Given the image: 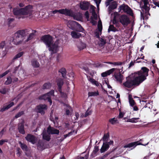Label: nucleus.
Returning a JSON list of instances; mask_svg holds the SVG:
<instances>
[{"instance_id":"61","label":"nucleus","mask_w":159,"mask_h":159,"mask_svg":"<svg viewBox=\"0 0 159 159\" xmlns=\"http://www.w3.org/2000/svg\"><path fill=\"white\" fill-rule=\"evenodd\" d=\"M6 131L5 128H4L0 132V138H1L4 133V132Z\"/></svg>"},{"instance_id":"52","label":"nucleus","mask_w":159,"mask_h":159,"mask_svg":"<svg viewBox=\"0 0 159 159\" xmlns=\"http://www.w3.org/2000/svg\"><path fill=\"white\" fill-rule=\"evenodd\" d=\"M90 19V22L93 25H96L97 24V21L95 20H95L94 18H93L92 16H91Z\"/></svg>"},{"instance_id":"38","label":"nucleus","mask_w":159,"mask_h":159,"mask_svg":"<svg viewBox=\"0 0 159 159\" xmlns=\"http://www.w3.org/2000/svg\"><path fill=\"white\" fill-rule=\"evenodd\" d=\"M52 86V84L49 82H47L44 84L43 86V89H50Z\"/></svg>"},{"instance_id":"37","label":"nucleus","mask_w":159,"mask_h":159,"mask_svg":"<svg viewBox=\"0 0 159 159\" xmlns=\"http://www.w3.org/2000/svg\"><path fill=\"white\" fill-rule=\"evenodd\" d=\"M18 66H20L19 69L16 71V73L17 72H18V73L19 74V76H20L23 75L24 74L25 71L22 68H21L19 65Z\"/></svg>"},{"instance_id":"5","label":"nucleus","mask_w":159,"mask_h":159,"mask_svg":"<svg viewBox=\"0 0 159 159\" xmlns=\"http://www.w3.org/2000/svg\"><path fill=\"white\" fill-rule=\"evenodd\" d=\"M31 30V29L30 28L19 30L15 33L14 37L24 40L25 37L28 35Z\"/></svg>"},{"instance_id":"56","label":"nucleus","mask_w":159,"mask_h":159,"mask_svg":"<svg viewBox=\"0 0 159 159\" xmlns=\"http://www.w3.org/2000/svg\"><path fill=\"white\" fill-rule=\"evenodd\" d=\"M92 16L93 18L95 20L97 19V16L96 12H93L92 13Z\"/></svg>"},{"instance_id":"19","label":"nucleus","mask_w":159,"mask_h":159,"mask_svg":"<svg viewBox=\"0 0 159 159\" xmlns=\"http://www.w3.org/2000/svg\"><path fill=\"white\" fill-rule=\"evenodd\" d=\"M77 23V22L75 21L69 20L67 23V25L70 29L74 30L75 29Z\"/></svg>"},{"instance_id":"21","label":"nucleus","mask_w":159,"mask_h":159,"mask_svg":"<svg viewBox=\"0 0 159 159\" xmlns=\"http://www.w3.org/2000/svg\"><path fill=\"white\" fill-rule=\"evenodd\" d=\"M76 45L78 48L80 50H82L86 47V44L80 41L76 42Z\"/></svg>"},{"instance_id":"17","label":"nucleus","mask_w":159,"mask_h":159,"mask_svg":"<svg viewBox=\"0 0 159 159\" xmlns=\"http://www.w3.org/2000/svg\"><path fill=\"white\" fill-rule=\"evenodd\" d=\"M47 132L49 134H58L59 133L58 130L50 126H49L48 128Z\"/></svg>"},{"instance_id":"13","label":"nucleus","mask_w":159,"mask_h":159,"mask_svg":"<svg viewBox=\"0 0 159 159\" xmlns=\"http://www.w3.org/2000/svg\"><path fill=\"white\" fill-rule=\"evenodd\" d=\"M113 141H111L110 142H105L103 143V145L100 149L101 153H103L106 151L109 148V144H113Z\"/></svg>"},{"instance_id":"23","label":"nucleus","mask_w":159,"mask_h":159,"mask_svg":"<svg viewBox=\"0 0 159 159\" xmlns=\"http://www.w3.org/2000/svg\"><path fill=\"white\" fill-rule=\"evenodd\" d=\"M43 135V139L47 141H49L50 139V134H49L48 133V134L46 130L44 129L43 131V133L42 134Z\"/></svg>"},{"instance_id":"12","label":"nucleus","mask_w":159,"mask_h":159,"mask_svg":"<svg viewBox=\"0 0 159 159\" xmlns=\"http://www.w3.org/2000/svg\"><path fill=\"white\" fill-rule=\"evenodd\" d=\"M36 108L37 112L43 115L45 113L44 110L47 109V106L45 104H41L37 106Z\"/></svg>"},{"instance_id":"22","label":"nucleus","mask_w":159,"mask_h":159,"mask_svg":"<svg viewBox=\"0 0 159 159\" xmlns=\"http://www.w3.org/2000/svg\"><path fill=\"white\" fill-rule=\"evenodd\" d=\"M18 129L20 133L23 134H25V132L23 123H20L18 124Z\"/></svg>"},{"instance_id":"44","label":"nucleus","mask_w":159,"mask_h":159,"mask_svg":"<svg viewBox=\"0 0 159 159\" xmlns=\"http://www.w3.org/2000/svg\"><path fill=\"white\" fill-rule=\"evenodd\" d=\"M12 82V80L11 77L9 76L7 77V80L5 82V84H6L8 85L11 84Z\"/></svg>"},{"instance_id":"48","label":"nucleus","mask_w":159,"mask_h":159,"mask_svg":"<svg viewBox=\"0 0 159 159\" xmlns=\"http://www.w3.org/2000/svg\"><path fill=\"white\" fill-rule=\"evenodd\" d=\"M24 114V112L23 111H21L20 112L18 113L16 115L15 118H17L20 117L21 116L23 115Z\"/></svg>"},{"instance_id":"2","label":"nucleus","mask_w":159,"mask_h":159,"mask_svg":"<svg viewBox=\"0 0 159 159\" xmlns=\"http://www.w3.org/2000/svg\"><path fill=\"white\" fill-rule=\"evenodd\" d=\"M41 39L48 48V50L51 54L56 53L58 50L59 44L60 43L59 40H57L53 43L52 37L49 35L43 36Z\"/></svg>"},{"instance_id":"6","label":"nucleus","mask_w":159,"mask_h":159,"mask_svg":"<svg viewBox=\"0 0 159 159\" xmlns=\"http://www.w3.org/2000/svg\"><path fill=\"white\" fill-rule=\"evenodd\" d=\"M118 10L119 12L125 13L131 16H133L132 10L127 5L125 4L121 5L119 7Z\"/></svg>"},{"instance_id":"36","label":"nucleus","mask_w":159,"mask_h":159,"mask_svg":"<svg viewBox=\"0 0 159 159\" xmlns=\"http://www.w3.org/2000/svg\"><path fill=\"white\" fill-rule=\"evenodd\" d=\"M139 119V118H133L131 119H129L127 120V121L131 123H136L138 122V120Z\"/></svg>"},{"instance_id":"28","label":"nucleus","mask_w":159,"mask_h":159,"mask_svg":"<svg viewBox=\"0 0 159 159\" xmlns=\"http://www.w3.org/2000/svg\"><path fill=\"white\" fill-rule=\"evenodd\" d=\"M58 72L61 74L63 77L65 78L66 74V71L65 68L63 67L60 69L58 70Z\"/></svg>"},{"instance_id":"59","label":"nucleus","mask_w":159,"mask_h":159,"mask_svg":"<svg viewBox=\"0 0 159 159\" xmlns=\"http://www.w3.org/2000/svg\"><path fill=\"white\" fill-rule=\"evenodd\" d=\"M131 107L133 109V111H137L139 110L138 107L136 106V104Z\"/></svg>"},{"instance_id":"4","label":"nucleus","mask_w":159,"mask_h":159,"mask_svg":"<svg viewBox=\"0 0 159 159\" xmlns=\"http://www.w3.org/2000/svg\"><path fill=\"white\" fill-rule=\"evenodd\" d=\"M143 5L141 6L142 11L141 12V16L143 17L144 16L147 17L148 15L150 16V14L149 13L150 10V5L148 2V0H143Z\"/></svg>"},{"instance_id":"60","label":"nucleus","mask_w":159,"mask_h":159,"mask_svg":"<svg viewBox=\"0 0 159 159\" xmlns=\"http://www.w3.org/2000/svg\"><path fill=\"white\" fill-rule=\"evenodd\" d=\"M95 7L94 6L91 5L90 7V12L91 13L93 12H95Z\"/></svg>"},{"instance_id":"3","label":"nucleus","mask_w":159,"mask_h":159,"mask_svg":"<svg viewBox=\"0 0 159 159\" xmlns=\"http://www.w3.org/2000/svg\"><path fill=\"white\" fill-rule=\"evenodd\" d=\"M33 6L29 5L20 8H14L12 11L14 15L19 16L18 19H24L32 16L33 12Z\"/></svg>"},{"instance_id":"41","label":"nucleus","mask_w":159,"mask_h":159,"mask_svg":"<svg viewBox=\"0 0 159 159\" xmlns=\"http://www.w3.org/2000/svg\"><path fill=\"white\" fill-rule=\"evenodd\" d=\"M109 121L112 125H115L116 123H118V120L115 118L109 119Z\"/></svg>"},{"instance_id":"55","label":"nucleus","mask_w":159,"mask_h":159,"mask_svg":"<svg viewBox=\"0 0 159 159\" xmlns=\"http://www.w3.org/2000/svg\"><path fill=\"white\" fill-rule=\"evenodd\" d=\"M88 157V155L86 154L84 157H80L79 156L77 157V159H87Z\"/></svg>"},{"instance_id":"26","label":"nucleus","mask_w":159,"mask_h":159,"mask_svg":"<svg viewBox=\"0 0 159 159\" xmlns=\"http://www.w3.org/2000/svg\"><path fill=\"white\" fill-rule=\"evenodd\" d=\"M57 85L58 86L59 91H61V87L63 84V79L61 78H59L57 80Z\"/></svg>"},{"instance_id":"27","label":"nucleus","mask_w":159,"mask_h":159,"mask_svg":"<svg viewBox=\"0 0 159 159\" xmlns=\"http://www.w3.org/2000/svg\"><path fill=\"white\" fill-rule=\"evenodd\" d=\"M31 63L32 66L34 67L37 68L39 67V64L35 59H32L31 61Z\"/></svg>"},{"instance_id":"25","label":"nucleus","mask_w":159,"mask_h":159,"mask_svg":"<svg viewBox=\"0 0 159 159\" xmlns=\"http://www.w3.org/2000/svg\"><path fill=\"white\" fill-rule=\"evenodd\" d=\"M70 34L72 37L74 39H79L82 36L80 33L75 31L71 32Z\"/></svg>"},{"instance_id":"8","label":"nucleus","mask_w":159,"mask_h":159,"mask_svg":"<svg viewBox=\"0 0 159 159\" xmlns=\"http://www.w3.org/2000/svg\"><path fill=\"white\" fill-rule=\"evenodd\" d=\"M119 20L120 22L124 26H127L130 22L129 17L125 14L121 15Z\"/></svg>"},{"instance_id":"10","label":"nucleus","mask_w":159,"mask_h":159,"mask_svg":"<svg viewBox=\"0 0 159 159\" xmlns=\"http://www.w3.org/2000/svg\"><path fill=\"white\" fill-rule=\"evenodd\" d=\"M148 142L146 144H142L141 143H139L138 141H137L131 143L127 144H126L124 146V148H132L131 149H132L135 147L137 145H141L144 146H146L147 145H148Z\"/></svg>"},{"instance_id":"11","label":"nucleus","mask_w":159,"mask_h":159,"mask_svg":"<svg viewBox=\"0 0 159 159\" xmlns=\"http://www.w3.org/2000/svg\"><path fill=\"white\" fill-rule=\"evenodd\" d=\"M52 13L54 14L57 12L65 15H70V11L67 9H61L59 10H55L52 11Z\"/></svg>"},{"instance_id":"32","label":"nucleus","mask_w":159,"mask_h":159,"mask_svg":"<svg viewBox=\"0 0 159 159\" xmlns=\"http://www.w3.org/2000/svg\"><path fill=\"white\" fill-rule=\"evenodd\" d=\"M19 143L20 145V147L24 151H25L26 152L28 151V148L26 144L24 143H22L20 141L19 142Z\"/></svg>"},{"instance_id":"35","label":"nucleus","mask_w":159,"mask_h":159,"mask_svg":"<svg viewBox=\"0 0 159 159\" xmlns=\"http://www.w3.org/2000/svg\"><path fill=\"white\" fill-rule=\"evenodd\" d=\"M24 53V52H22L19 53L13 57V59H12V61H14L15 60L21 57Z\"/></svg>"},{"instance_id":"43","label":"nucleus","mask_w":159,"mask_h":159,"mask_svg":"<svg viewBox=\"0 0 159 159\" xmlns=\"http://www.w3.org/2000/svg\"><path fill=\"white\" fill-rule=\"evenodd\" d=\"M99 94L98 91L96 92H91L88 93L89 96H97Z\"/></svg>"},{"instance_id":"64","label":"nucleus","mask_w":159,"mask_h":159,"mask_svg":"<svg viewBox=\"0 0 159 159\" xmlns=\"http://www.w3.org/2000/svg\"><path fill=\"white\" fill-rule=\"evenodd\" d=\"M113 0H107L105 2V4L106 6L107 7L109 6L110 3V2Z\"/></svg>"},{"instance_id":"9","label":"nucleus","mask_w":159,"mask_h":159,"mask_svg":"<svg viewBox=\"0 0 159 159\" xmlns=\"http://www.w3.org/2000/svg\"><path fill=\"white\" fill-rule=\"evenodd\" d=\"M114 72V74L113 75V77H114L115 80L120 84L122 83L124 79L123 75L118 70L116 69Z\"/></svg>"},{"instance_id":"42","label":"nucleus","mask_w":159,"mask_h":159,"mask_svg":"<svg viewBox=\"0 0 159 159\" xmlns=\"http://www.w3.org/2000/svg\"><path fill=\"white\" fill-rule=\"evenodd\" d=\"M117 31L116 28L113 25H110L108 30V31L109 32L110 31L116 32Z\"/></svg>"},{"instance_id":"30","label":"nucleus","mask_w":159,"mask_h":159,"mask_svg":"<svg viewBox=\"0 0 159 159\" xmlns=\"http://www.w3.org/2000/svg\"><path fill=\"white\" fill-rule=\"evenodd\" d=\"M128 98L129 105L131 107L136 104L135 102L132 98V96L131 95H129Z\"/></svg>"},{"instance_id":"58","label":"nucleus","mask_w":159,"mask_h":159,"mask_svg":"<svg viewBox=\"0 0 159 159\" xmlns=\"http://www.w3.org/2000/svg\"><path fill=\"white\" fill-rule=\"evenodd\" d=\"M109 153H106L103 156L99 157L98 159H106Z\"/></svg>"},{"instance_id":"7","label":"nucleus","mask_w":159,"mask_h":159,"mask_svg":"<svg viewBox=\"0 0 159 159\" xmlns=\"http://www.w3.org/2000/svg\"><path fill=\"white\" fill-rule=\"evenodd\" d=\"M53 96H54V91L52 90L47 93L40 96L39 97V99L44 100H48V102H49L50 105H51L52 103L51 99V97Z\"/></svg>"},{"instance_id":"15","label":"nucleus","mask_w":159,"mask_h":159,"mask_svg":"<svg viewBox=\"0 0 159 159\" xmlns=\"http://www.w3.org/2000/svg\"><path fill=\"white\" fill-rule=\"evenodd\" d=\"M25 139L26 140L33 144H34L36 142L37 140L35 137L30 134H28L25 137Z\"/></svg>"},{"instance_id":"49","label":"nucleus","mask_w":159,"mask_h":159,"mask_svg":"<svg viewBox=\"0 0 159 159\" xmlns=\"http://www.w3.org/2000/svg\"><path fill=\"white\" fill-rule=\"evenodd\" d=\"M11 70H8L6 71L5 72L2 73V74H0V79L5 76L6 75H7V74H8L9 72H11Z\"/></svg>"},{"instance_id":"46","label":"nucleus","mask_w":159,"mask_h":159,"mask_svg":"<svg viewBox=\"0 0 159 159\" xmlns=\"http://www.w3.org/2000/svg\"><path fill=\"white\" fill-rule=\"evenodd\" d=\"M76 25L78 26L79 29V32H83L84 31V30L80 24L77 22Z\"/></svg>"},{"instance_id":"39","label":"nucleus","mask_w":159,"mask_h":159,"mask_svg":"<svg viewBox=\"0 0 159 159\" xmlns=\"http://www.w3.org/2000/svg\"><path fill=\"white\" fill-rule=\"evenodd\" d=\"M99 44L100 46H102L104 45L106 43V40H105L102 38L99 39Z\"/></svg>"},{"instance_id":"18","label":"nucleus","mask_w":159,"mask_h":159,"mask_svg":"<svg viewBox=\"0 0 159 159\" xmlns=\"http://www.w3.org/2000/svg\"><path fill=\"white\" fill-rule=\"evenodd\" d=\"M89 6V3L88 2L84 1L81 2L80 3V7L82 10H87Z\"/></svg>"},{"instance_id":"54","label":"nucleus","mask_w":159,"mask_h":159,"mask_svg":"<svg viewBox=\"0 0 159 159\" xmlns=\"http://www.w3.org/2000/svg\"><path fill=\"white\" fill-rule=\"evenodd\" d=\"M8 140L7 139H2L0 140V145L1 146L3 145L5 143L7 142Z\"/></svg>"},{"instance_id":"57","label":"nucleus","mask_w":159,"mask_h":159,"mask_svg":"<svg viewBox=\"0 0 159 159\" xmlns=\"http://www.w3.org/2000/svg\"><path fill=\"white\" fill-rule=\"evenodd\" d=\"M5 44V41H2L0 43V51L3 48Z\"/></svg>"},{"instance_id":"50","label":"nucleus","mask_w":159,"mask_h":159,"mask_svg":"<svg viewBox=\"0 0 159 159\" xmlns=\"http://www.w3.org/2000/svg\"><path fill=\"white\" fill-rule=\"evenodd\" d=\"M11 70H8L6 71L5 72L2 73V74H0V79L5 76L6 75H7V74H8L9 72H11Z\"/></svg>"},{"instance_id":"16","label":"nucleus","mask_w":159,"mask_h":159,"mask_svg":"<svg viewBox=\"0 0 159 159\" xmlns=\"http://www.w3.org/2000/svg\"><path fill=\"white\" fill-rule=\"evenodd\" d=\"M37 31L35 30H32L29 32V34L28 35H29L27 37V39L25 41V42H27L29 41L32 39L36 35V33Z\"/></svg>"},{"instance_id":"45","label":"nucleus","mask_w":159,"mask_h":159,"mask_svg":"<svg viewBox=\"0 0 159 159\" xmlns=\"http://www.w3.org/2000/svg\"><path fill=\"white\" fill-rule=\"evenodd\" d=\"M98 29L99 31L101 32L102 30V22L100 20L98 22Z\"/></svg>"},{"instance_id":"40","label":"nucleus","mask_w":159,"mask_h":159,"mask_svg":"<svg viewBox=\"0 0 159 159\" xmlns=\"http://www.w3.org/2000/svg\"><path fill=\"white\" fill-rule=\"evenodd\" d=\"M107 63L115 66H120L123 63L120 61H117L115 62H107Z\"/></svg>"},{"instance_id":"29","label":"nucleus","mask_w":159,"mask_h":159,"mask_svg":"<svg viewBox=\"0 0 159 159\" xmlns=\"http://www.w3.org/2000/svg\"><path fill=\"white\" fill-rule=\"evenodd\" d=\"M14 104L13 102H11L10 104H8V105H7L6 106H4L2 108H1L0 111L2 112L4 111H5L6 110H7L11 107H12Z\"/></svg>"},{"instance_id":"47","label":"nucleus","mask_w":159,"mask_h":159,"mask_svg":"<svg viewBox=\"0 0 159 159\" xmlns=\"http://www.w3.org/2000/svg\"><path fill=\"white\" fill-rule=\"evenodd\" d=\"M109 136L108 133L107 134H105L103 136V140L104 141H106L109 138Z\"/></svg>"},{"instance_id":"31","label":"nucleus","mask_w":159,"mask_h":159,"mask_svg":"<svg viewBox=\"0 0 159 159\" xmlns=\"http://www.w3.org/2000/svg\"><path fill=\"white\" fill-rule=\"evenodd\" d=\"M70 11V15H66V16H71L74 18V19L77 20H80V17L77 16L76 15H74L72 11L71 10H68Z\"/></svg>"},{"instance_id":"14","label":"nucleus","mask_w":159,"mask_h":159,"mask_svg":"<svg viewBox=\"0 0 159 159\" xmlns=\"http://www.w3.org/2000/svg\"><path fill=\"white\" fill-rule=\"evenodd\" d=\"M19 66H18L15 68L12 71L11 73L12 83L16 82L18 81V78L16 77H15V76L16 75V71L19 69Z\"/></svg>"},{"instance_id":"63","label":"nucleus","mask_w":159,"mask_h":159,"mask_svg":"<svg viewBox=\"0 0 159 159\" xmlns=\"http://www.w3.org/2000/svg\"><path fill=\"white\" fill-rule=\"evenodd\" d=\"M88 80L93 84H94V83L96 81L95 80L91 78H88Z\"/></svg>"},{"instance_id":"33","label":"nucleus","mask_w":159,"mask_h":159,"mask_svg":"<svg viewBox=\"0 0 159 159\" xmlns=\"http://www.w3.org/2000/svg\"><path fill=\"white\" fill-rule=\"evenodd\" d=\"M117 7V4L116 2H112L111 4L109 6V8L110 10H113L116 9Z\"/></svg>"},{"instance_id":"24","label":"nucleus","mask_w":159,"mask_h":159,"mask_svg":"<svg viewBox=\"0 0 159 159\" xmlns=\"http://www.w3.org/2000/svg\"><path fill=\"white\" fill-rule=\"evenodd\" d=\"M24 40L14 37L12 42L15 45H19L22 43Z\"/></svg>"},{"instance_id":"20","label":"nucleus","mask_w":159,"mask_h":159,"mask_svg":"<svg viewBox=\"0 0 159 159\" xmlns=\"http://www.w3.org/2000/svg\"><path fill=\"white\" fill-rule=\"evenodd\" d=\"M116 69L113 68H112L108 70L101 73V76L102 77H106L107 75H110Z\"/></svg>"},{"instance_id":"62","label":"nucleus","mask_w":159,"mask_h":159,"mask_svg":"<svg viewBox=\"0 0 159 159\" xmlns=\"http://www.w3.org/2000/svg\"><path fill=\"white\" fill-rule=\"evenodd\" d=\"M84 15L86 17V18L87 19V20H89V13L88 11H86Z\"/></svg>"},{"instance_id":"34","label":"nucleus","mask_w":159,"mask_h":159,"mask_svg":"<svg viewBox=\"0 0 159 159\" xmlns=\"http://www.w3.org/2000/svg\"><path fill=\"white\" fill-rule=\"evenodd\" d=\"M142 102H143V104H144V103H146V104L142 108V109L141 111H142L143 110V109L144 108H147V107L149 109H150L151 105L150 104V103L149 102H147V101H146H146H142Z\"/></svg>"},{"instance_id":"53","label":"nucleus","mask_w":159,"mask_h":159,"mask_svg":"<svg viewBox=\"0 0 159 159\" xmlns=\"http://www.w3.org/2000/svg\"><path fill=\"white\" fill-rule=\"evenodd\" d=\"M99 150L98 147V146H95L93 150V153L94 154H96Z\"/></svg>"},{"instance_id":"1","label":"nucleus","mask_w":159,"mask_h":159,"mask_svg":"<svg viewBox=\"0 0 159 159\" xmlns=\"http://www.w3.org/2000/svg\"><path fill=\"white\" fill-rule=\"evenodd\" d=\"M149 70L145 67H142L141 70L135 73L134 75L126 78V81L123 83L125 87L131 88L134 86H138L146 79Z\"/></svg>"},{"instance_id":"51","label":"nucleus","mask_w":159,"mask_h":159,"mask_svg":"<svg viewBox=\"0 0 159 159\" xmlns=\"http://www.w3.org/2000/svg\"><path fill=\"white\" fill-rule=\"evenodd\" d=\"M113 24L115 25L116 26H118L119 23L118 22L116 18L114 17L112 20Z\"/></svg>"}]
</instances>
